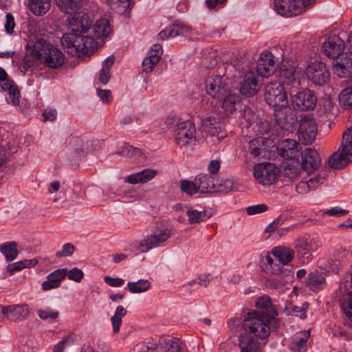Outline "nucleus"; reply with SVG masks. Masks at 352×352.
I'll use <instances>...</instances> for the list:
<instances>
[{"instance_id":"nucleus-1","label":"nucleus","mask_w":352,"mask_h":352,"mask_svg":"<svg viewBox=\"0 0 352 352\" xmlns=\"http://www.w3.org/2000/svg\"><path fill=\"white\" fill-rule=\"evenodd\" d=\"M285 87L276 81L271 82L265 87V98L270 106L275 108L274 120L280 129H288L292 126V118L288 117L292 111L287 107V96Z\"/></svg>"},{"instance_id":"nucleus-2","label":"nucleus","mask_w":352,"mask_h":352,"mask_svg":"<svg viewBox=\"0 0 352 352\" xmlns=\"http://www.w3.org/2000/svg\"><path fill=\"white\" fill-rule=\"evenodd\" d=\"M278 320L272 314L265 316L262 313L249 312L247 314L243 327L254 336L263 340L270 335V328H277Z\"/></svg>"},{"instance_id":"nucleus-3","label":"nucleus","mask_w":352,"mask_h":352,"mask_svg":"<svg viewBox=\"0 0 352 352\" xmlns=\"http://www.w3.org/2000/svg\"><path fill=\"white\" fill-rule=\"evenodd\" d=\"M173 235L172 228L164 221L156 223L154 231L144 236L139 242L137 249L142 253L153 248L164 245Z\"/></svg>"},{"instance_id":"nucleus-4","label":"nucleus","mask_w":352,"mask_h":352,"mask_svg":"<svg viewBox=\"0 0 352 352\" xmlns=\"http://www.w3.org/2000/svg\"><path fill=\"white\" fill-rule=\"evenodd\" d=\"M36 48L41 52L40 61L52 69L60 67L65 62V56L60 49L41 38L36 41Z\"/></svg>"},{"instance_id":"nucleus-5","label":"nucleus","mask_w":352,"mask_h":352,"mask_svg":"<svg viewBox=\"0 0 352 352\" xmlns=\"http://www.w3.org/2000/svg\"><path fill=\"white\" fill-rule=\"evenodd\" d=\"M314 0H274V9L283 16H297L302 13L305 8Z\"/></svg>"},{"instance_id":"nucleus-6","label":"nucleus","mask_w":352,"mask_h":352,"mask_svg":"<svg viewBox=\"0 0 352 352\" xmlns=\"http://www.w3.org/2000/svg\"><path fill=\"white\" fill-rule=\"evenodd\" d=\"M291 103L293 107L300 111L314 109L316 105L317 98L309 89L298 91H290Z\"/></svg>"},{"instance_id":"nucleus-7","label":"nucleus","mask_w":352,"mask_h":352,"mask_svg":"<svg viewBox=\"0 0 352 352\" xmlns=\"http://www.w3.org/2000/svg\"><path fill=\"white\" fill-rule=\"evenodd\" d=\"M285 87L288 92L296 91L300 89L299 74L295 67L283 65L278 72V82Z\"/></svg>"},{"instance_id":"nucleus-8","label":"nucleus","mask_w":352,"mask_h":352,"mask_svg":"<svg viewBox=\"0 0 352 352\" xmlns=\"http://www.w3.org/2000/svg\"><path fill=\"white\" fill-rule=\"evenodd\" d=\"M254 175L259 184L271 185L278 175V169L274 164L261 163L254 166Z\"/></svg>"},{"instance_id":"nucleus-9","label":"nucleus","mask_w":352,"mask_h":352,"mask_svg":"<svg viewBox=\"0 0 352 352\" xmlns=\"http://www.w3.org/2000/svg\"><path fill=\"white\" fill-rule=\"evenodd\" d=\"M195 133L192 122L188 120L181 122L175 129V142L180 147L187 146L195 140Z\"/></svg>"},{"instance_id":"nucleus-10","label":"nucleus","mask_w":352,"mask_h":352,"mask_svg":"<svg viewBox=\"0 0 352 352\" xmlns=\"http://www.w3.org/2000/svg\"><path fill=\"white\" fill-rule=\"evenodd\" d=\"M306 74L308 78L315 85L322 86L329 80V72L325 64L314 62L307 65Z\"/></svg>"},{"instance_id":"nucleus-11","label":"nucleus","mask_w":352,"mask_h":352,"mask_svg":"<svg viewBox=\"0 0 352 352\" xmlns=\"http://www.w3.org/2000/svg\"><path fill=\"white\" fill-rule=\"evenodd\" d=\"M316 122L311 118H302L298 129V140L305 145L311 144L316 139Z\"/></svg>"},{"instance_id":"nucleus-12","label":"nucleus","mask_w":352,"mask_h":352,"mask_svg":"<svg viewBox=\"0 0 352 352\" xmlns=\"http://www.w3.org/2000/svg\"><path fill=\"white\" fill-rule=\"evenodd\" d=\"M352 162V152L342 144L327 159L326 164L332 169H341Z\"/></svg>"},{"instance_id":"nucleus-13","label":"nucleus","mask_w":352,"mask_h":352,"mask_svg":"<svg viewBox=\"0 0 352 352\" xmlns=\"http://www.w3.org/2000/svg\"><path fill=\"white\" fill-rule=\"evenodd\" d=\"M0 312L7 320L14 322L25 320L30 313L29 306L25 303L9 306L0 305Z\"/></svg>"},{"instance_id":"nucleus-14","label":"nucleus","mask_w":352,"mask_h":352,"mask_svg":"<svg viewBox=\"0 0 352 352\" xmlns=\"http://www.w3.org/2000/svg\"><path fill=\"white\" fill-rule=\"evenodd\" d=\"M208 94L214 98L221 99L228 92V85L223 76L213 75L206 80Z\"/></svg>"},{"instance_id":"nucleus-15","label":"nucleus","mask_w":352,"mask_h":352,"mask_svg":"<svg viewBox=\"0 0 352 352\" xmlns=\"http://www.w3.org/2000/svg\"><path fill=\"white\" fill-rule=\"evenodd\" d=\"M261 82L253 70H248L240 82V92L246 97H251L258 93Z\"/></svg>"},{"instance_id":"nucleus-16","label":"nucleus","mask_w":352,"mask_h":352,"mask_svg":"<svg viewBox=\"0 0 352 352\" xmlns=\"http://www.w3.org/2000/svg\"><path fill=\"white\" fill-rule=\"evenodd\" d=\"M321 164L319 153L312 148H306L301 153V168L307 173L317 170Z\"/></svg>"},{"instance_id":"nucleus-17","label":"nucleus","mask_w":352,"mask_h":352,"mask_svg":"<svg viewBox=\"0 0 352 352\" xmlns=\"http://www.w3.org/2000/svg\"><path fill=\"white\" fill-rule=\"evenodd\" d=\"M81 33H67L62 36L61 44L67 49L69 53L82 54L85 43L84 36Z\"/></svg>"},{"instance_id":"nucleus-18","label":"nucleus","mask_w":352,"mask_h":352,"mask_svg":"<svg viewBox=\"0 0 352 352\" xmlns=\"http://www.w3.org/2000/svg\"><path fill=\"white\" fill-rule=\"evenodd\" d=\"M276 69L274 56L270 52H263L256 63V73L258 76L268 78L274 74Z\"/></svg>"},{"instance_id":"nucleus-19","label":"nucleus","mask_w":352,"mask_h":352,"mask_svg":"<svg viewBox=\"0 0 352 352\" xmlns=\"http://www.w3.org/2000/svg\"><path fill=\"white\" fill-rule=\"evenodd\" d=\"M344 41L337 35L327 38L322 45L324 53L329 58H338L344 50Z\"/></svg>"},{"instance_id":"nucleus-20","label":"nucleus","mask_w":352,"mask_h":352,"mask_svg":"<svg viewBox=\"0 0 352 352\" xmlns=\"http://www.w3.org/2000/svg\"><path fill=\"white\" fill-rule=\"evenodd\" d=\"M333 72L339 78H348L352 74V53L346 54L333 63Z\"/></svg>"},{"instance_id":"nucleus-21","label":"nucleus","mask_w":352,"mask_h":352,"mask_svg":"<svg viewBox=\"0 0 352 352\" xmlns=\"http://www.w3.org/2000/svg\"><path fill=\"white\" fill-rule=\"evenodd\" d=\"M68 21L69 33L85 32L91 26L88 15L82 12L75 13L72 17L68 19Z\"/></svg>"},{"instance_id":"nucleus-22","label":"nucleus","mask_w":352,"mask_h":352,"mask_svg":"<svg viewBox=\"0 0 352 352\" xmlns=\"http://www.w3.org/2000/svg\"><path fill=\"white\" fill-rule=\"evenodd\" d=\"M299 144L292 139H285L279 144L278 153L285 159H298Z\"/></svg>"},{"instance_id":"nucleus-23","label":"nucleus","mask_w":352,"mask_h":352,"mask_svg":"<svg viewBox=\"0 0 352 352\" xmlns=\"http://www.w3.org/2000/svg\"><path fill=\"white\" fill-rule=\"evenodd\" d=\"M67 270L65 268L58 269L49 274L47 280L41 284L43 291H49L56 289L60 286L61 281L65 279L67 276Z\"/></svg>"},{"instance_id":"nucleus-24","label":"nucleus","mask_w":352,"mask_h":352,"mask_svg":"<svg viewBox=\"0 0 352 352\" xmlns=\"http://www.w3.org/2000/svg\"><path fill=\"white\" fill-rule=\"evenodd\" d=\"M163 52L162 47L160 44H155L151 47L147 57L144 58L142 62V70L148 73L152 72L154 67L160 61Z\"/></svg>"},{"instance_id":"nucleus-25","label":"nucleus","mask_w":352,"mask_h":352,"mask_svg":"<svg viewBox=\"0 0 352 352\" xmlns=\"http://www.w3.org/2000/svg\"><path fill=\"white\" fill-rule=\"evenodd\" d=\"M241 352H261V344L248 333H242L239 338Z\"/></svg>"},{"instance_id":"nucleus-26","label":"nucleus","mask_w":352,"mask_h":352,"mask_svg":"<svg viewBox=\"0 0 352 352\" xmlns=\"http://www.w3.org/2000/svg\"><path fill=\"white\" fill-rule=\"evenodd\" d=\"M89 142L85 136L74 137L70 139L69 145L77 157H82L89 152Z\"/></svg>"},{"instance_id":"nucleus-27","label":"nucleus","mask_w":352,"mask_h":352,"mask_svg":"<svg viewBox=\"0 0 352 352\" xmlns=\"http://www.w3.org/2000/svg\"><path fill=\"white\" fill-rule=\"evenodd\" d=\"M41 52L36 48V42L28 43L25 47V56L23 58V67L26 69L33 67L38 60H40Z\"/></svg>"},{"instance_id":"nucleus-28","label":"nucleus","mask_w":352,"mask_h":352,"mask_svg":"<svg viewBox=\"0 0 352 352\" xmlns=\"http://www.w3.org/2000/svg\"><path fill=\"white\" fill-rule=\"evenodd\" d=\"M202 126L204 131L212 136H217L222 133L223 125L215 118L210 116L202 120Z\"/></svg>"},{"instance_id":"nucleus-29","label":"nucleus","mask_w":352,"mask_h":352,"mask_svg":"<svg viewBox=\"0 0 352 352\" xmlns=\"http://www.w3.org/2000/svg\"><path fill=\"white\" fill-rule=\"evenodd\" d=\"M1 82V88L8 92L9 98L8 100H10L13 105H19L20 102V92L15 83L8 80V78Z\"/></svg>"},{"instance_id":"nucleus-30","label":"nucleus","mask_w":352,"mask_h":352,"mask_svg":"<svg viewBox=\"0 0 352 352\" xmlns=\"http://www.w3.org/2000/svg\"><path fill=\"white\" fill-rule=\"evenodd\" d=\"M28 7L35 16L45 14L51 7L50 0H29Z\"/></svg>"},{"instance_id":"nucleus-31","label":"nucleus","mask_w":352,"mask_h":352,"mask_svg":"<svg viewBox=\"0 0 352 352\" xmlns=\"http://www.w3.org/2000/svg\"><path fill=\"white\" fill-rule=\"evenodd\" d=\"M222 98V108L226 115L233 113L236 110V105L241 100V97L237 94L228 92Z\"/></svg>"},{"instance_id":"nucleus-32","label":"nucleus","mask_w":352,"mask_h":352,"mask_svg":"<svg viewBox=\"0 0 352 352\" xmlns=\"http://www.w3.org/2000/svg\"><path fill=\"white\" fill-rule=\"evenodd\" d=\"M325 284V279L324 276L317 272H312L309 274L307 285L309 287V289L314 292L321 289Z\"/></svg>"},{"instance_id":"nucleus-33","label":"nucleus","mask_w":352,"mask_h":352,"mask_svg":"<svg viewBox=\"0 0 352 352\" xmlns=\"http://www.w3.org/2000/svg\"><path fill=\"white\" fill-rule=\"evenodd\" d=\"M256 307L258 309L257 311H253L254 313L264 314L265 316L272 314V318H275L277 311L272 307L271 300L267 297L260 298L256 303Z\"/></svg>"},{"instance_id":"nucleus-34","label":"nucleus","mask_w":352,"mask_h":352,"mask_svg":"<svg viewBox=\"0 0 352 352\" xmlns=\"http://www.w3.org/2000/svg\"><path fill=\"white\" fill-rule=\"evenodd\" d=\"M272 253L278 262L283 265L289 263L294 258V252L289 248H274Z\"/></svg>"},{"instance_id":"nucleus-35","label":"nucleus","mask_w":352,"mask_h":352,"mask_svg":"<svg viewBox=\"0 0 352 352\" xmlns=\"http://www.w3.org/2000/svg\"><path fill=\"white\" fill-rule=\"evenodd\" d=\"M57 6L65 13L74 12L83 6V0H56Z\"/></svg>"},{"instance_id":"nucleus-36","label":"nucleus","mask_w":352,"mask_h":352,"mask_svg":"<svg viewBox=\"0 0 352 352\" xmlns=\"http://www.w3.org/2000/svg\"><path fill=\"white\" fill-rule=\"evenodd\" d=\"M115 61V56L111 55L109 56L102 64V67L99 73V81L103 84L106 85L110 80L111 78V68L113 66Z\"/></svg>"},{"instance_id":"nucleus-37","label":"nucleus","mask_w":352,"mask_h":352,"mask_svg":"<svg viewBox=\"0 0 352 352\" xmlns=\"http://www.w3.org/2000/svg\"><path fill=\"white\" fill-rule=\"evenodd\" d=\"M198 190L201 193H212V184L214 183V177L210 175H199L195 177Z\"/></svg>"},{"instance_id":"nucleus-38","label":"nucleus","mask_w":352,"mask_h":352,"mask_svg":"<svg viewBox=\"0 0 352 352\" xmlns=\"http://www.w3.org/2000/svg\"><path fill=\"white\" fill-rule=\"evenodd\" d=\"M17 243L15 241L6 242L0 245V251L7 261L14 260L18 255Z\"/></svg>"},{"instance_id":"nucleus-39","label":"nucleus","mask_w":352,"mask_h":352,"mask_svg":"<svg viewBox=\"0 0 352 352\" xmlns=\"http://www.w3.org/2000/svg\"><path fill=\"white\" fill-rule=\"evenodd\" d=\"M94 32L97 38L108 36L111 32L109 21L107 19L97 21L94 26Z\"/></svg>"},{"instance_id":"nucleus-40","label":"nucleus","mask_w":352,"mask_h":352,"mask_svg":"<svg viewBox=\"0 0 352 352\" xmlns=\"http://www.w3.org/2000/svg\"><path fill=\"white\" fill-rule=\"evenodd\" d=\"M38 263V261L36 258L25 259L23 261H17L14 263L9 264L7 266V271L10 274H12L15 272L20 271L23 269L34 267L37 265Z\"/></svg>"},{"instance_id":"nucleus-41","label":"nucleus","mask_w":352,"mask_h":352,"mask_svg":"<svg viewBox=\"0 0 352 352\" xmlns=\"http://www.w3.org/2000/svg\"><path fill=\"white\" fill-rule=\"evenodd\" d=\"M234 182L232 179L228 178H222L217 180L216 182L212 184V191L214 192H225L227 193L232 190Z\"/></svg>"},{"instance_id":"nucleus-42","label":"nucleus","mask_w":352,"mask_h":352,"mask_svg":"<svg viewBox=\"0 0 352 352\" xmlns=\"http://www.w3.org/2000/svg\"><path fill=\"white\" fill-rule=\"evenodd\" d=\"M265 151L263 138L259 137L249 142V152L252 156L258 157Z\"/></svg>"},{"instance_id":"nucleus-43","label":"nucleus","mask_w":352,"mask_h":352,"mask_svg":"<svg viewBox=\"0 0 352 352\" xmlns=\"http://www.w3.org/2000/svg\"><path fill=\"white\" fill-rule=\"evenodd\" d=\"M190 223H199L204 221L210 217V214L206 210L199 211L197 210H188L186 212Z\"/></svg>"},{"instance_id":"nucleus-44","label":"nucleus","mask_w":352,"mask_h":352,"mask_svg":"<svg viewBox=\"0 0 352 352\" xmlns=\"http://www.w3.org/2000/svg\"><path fill=\"white\" fill-rule=\"evenodd\" d=\"M308 308V303L305 302L301 307L288 304L286 305L285 312L287 315H292L300 318H306V311Z\"/></svg>"},{"instance_id":"nucleus-45","label":"nucleus","mask_w":352,"mask_h":352,"mask_svg":"<svg viewBox=\"0 0 352 352\" xmlns=\"http://www.w3.org/2000/svg\"><path fill=\"white\" fill-rule=\"evenodd\" d=\"M126 314V310L121 305L118 306L115 311L114 315L111 318L113 332L118 333L122 324V318Z\"/></svg>"},{"instance_id":"nucleus-46","label":"nucleus","mask_w":352,"mask_h":352,"mask_svg":"<svg viewBox=\"0 0 352 352\" xmlns=\"http://www.w3.org/2000/svg\"><path fill=\"white\" fill-rule=\"evenodd\" d=\"M129 290L131 293H141L147 291L151 283L147 280H139L137 282H129L127 284Z\"/></svg>"},{"instance_id":"nucleus-47","label":"nucleus","mask_w":352,"mask_h":352,"mask_svg":"<svg viewBox=\"0 0 352 352\" xmlns=\"http://www.w3.org/2000/svg\"><path fill=\"white\" fill-rule=\"evenodd\" d=\"M107 3L116 12L124 14L131 6V0H107Z\"/></svg>"},{"instance_id":"nucleus-48","label":"nucleus","mask_w":352,"mask_h":352,"mask_svg":"<svg viewBox=\"0 0 352 352\" xmlns=\"http://www.w3.org/2000/svg\"><path fill=\"white\" fill-rule=\"evenodd\" d=\"M340 104L345 109L352 107V87L344 89L338 96Z\"/></svg>"},{"instance_id":"nucleus-49","label":"nucleus","mask_w":352,"mask_h":352,"mask_svg":"<svg viewBox=\"0 0 352 352\" xmlns=\"http://www.w3.org/2000/svg\"><path fill=\"white\" fill-rule=\"evenodd\" d=\"M300 173V170L298 166V162L296 164L294 163H287L284 165L283 175L290 179L296 178Z\"/></svg>"},{"instance_id":"nucleus-50","label":"nucleus","mask_w":352,"mask_h":352,"mask_svg":"<svg viewBox=\"0 0 352 352\" xmlns=\"http://www.w3.org/2000/svg\"><path fill=\"white\" fill-rule=\"evenodd\" d=\"M340 304L345 315L352 321V294L348 293L344 296Z\"/></svg>"},{"instance_id":"nucleus-51","label":"nucleus","mask_w":352,"mask_h":352,"mask_svg":"<svg viewBox=\"0 0 352 352\" xmlns=\"http://www.w3.org/2000/svg\"><path fill=\"white\" fill-rule=\"evenodd\" d=\"M328 175L326 171L320 172L316 177L310 178L307 181L308 184V189L315 190L318 186L322 184L327 179Z\"/></svg>"},{"instance_id":"nucleus-52","label":"nucleus","mask_w":352,"mask_h":352,"mask_svg":"<svg viewBox=\"0 0 352 352\" xmlns=\"http://www.w3.org/2000/svg\"><path fill=\"white\" fill-rule=\"evenodd\" d=\"M181 190L189 195H192L199 192L195 179L193 182L183 180L181 182Z\"/></svg>"},{"instance_id":"nucleus-53","label":"nucleus","mask_w":352,"mask_h":352,"mask_svg":"<svg viewBox=\"0 0 352 352\" xmlns=\"http://www.w3.org/2000/svg\"><path fill=\"white\" fill-rule=\"evenodd\" d=\"M309 337V332H305L304 337L300 338L296 342L292 343L291 348L294 351L298 352H305L306 351V343Z\"/></svg>"},{"instance_id":"nucleus-54","label":"nucleus","mask_w":352,"mask_h":352,"mask_svg":"<svg viewBox=\"0 0 352 352\" xmlns=\"http://www.w3.org/2000/svg\"><path fill=\"white\" fill-rule=\"evenodd\" d=\"M139 153L140 151L137 148L133 147L128 143H124L118 151V154L127 157H131Z\"/></svg>"},{"instance_id":"nucleus-55","label":"nucleus","mask_w":352,"mask_h":352,"mask_svg":"<svg viewBox=\"0 0 352 352\" xmlns=\"http://www.w3.org/2000/svg\"><path fill=\"white\" fill-rule=\"evenodd\" d=\"M296 248L299 252L304 254H309L311 250V245L308 242L307 239L305 238H299L296 241Z\"/></svg>"},{"instance_id":"nucleus-56","label":"nucleus","mask_w":352,"mask_h":352,"mask_svg":"<svg viewBox=\"0 0 352 352\" xmlns=\"http://www.w3.org/2000/svg\"><path fill=\"white\" fill-rule=\"evenodd\" d=\"M38 315L42 320H47L48 318L54 320L58 318L59 313L58 311L47 308L45 309L38 310Z\"/></svg>"},{"instance_id":"nucleus-57","label":"nucleus","mask_w":352,"mask_h":352,"mask_svg":"<svg viewBox=\"0 0 352 352\" xmlns=\"http://www.w3.org/2000/svg\"><path fill=\"white\" fill-rule=\"evenodd\" d=\"M187 28L182 25H173L167 28L168 34L170 38H174L177 36L183 34L187 31Z\"/></svg>"},{"instance_id":"nucleus-58","label":"nucleus","mask_w":352,"mask_h":352,"mask_svg":"<svg viewBox=\"0 0 352 352\" xmlns=\"http://www.w3.org/2000/svg\"><path fill=\"white\" fill-rule=\"evenodd\" d=\"M341 144L352 152V126L343 133Z\"/></svg>"},{"instance_id":"nucleus-59","label":"nucleus","mask_w":352,"mask_h":352,"mask_svg":"<svg viewBox=\"0 0 352 352\" xmlns=\"http://www.w3.org/2000/svg\"><path fill=\"white\" fill-rule=\"evenodd\" d=\"M181 347L178 340H168L164 346V352H181Z\"/></svg>"},{"instance_id":"nucleus-60","label":"nucleus","mask_w":352,"mask_h":352,"mask_svg":"<svg viewBox=\"0 0 352 352\" xmlns=\"http://www.w3.org/2000/svg\"><path fill=\"white\" fill-rule=\"evenodd\" d=\"M141 183H146L153 179L157 175V171L153 169L146 168L139 172Z\"/></svg>"},{"instance_id":"nucleus-61","label":"nucleus","mask_w":352,"mask_h":352,"mask_svg":"<svg viewBox=\"0 0 352 352\" xmlns=\"http://www.w3.org/2000/svg\"><path fill=\"white\" fill-rule=\"evenodd\" d=\"M75 250V248L74 245L70 243H65L60 251H58L56 253V256L57 258L60 257H67L72 256Z\"/></svg>"},{"instance_id":"nucleus-62","label":"nucleus","mask_w":352,"mask_h":352,"mask_svg":"<svg viewBox=\"0 0 352 352\" xmlns=\"http://www.w3.org/2000/svg\"><path fill=\"white\" fill-rule=\"evenodd\" d=\"M67 275L69 279L79 283L83 278L84 274L82 270L74 267L67 272Z\"/></svg>"},{"instance_id":"nucleus-63","label":"nucleus","mask_w":352,"mask_h":352,"mask_svg":"<svg viewBox=\"0 0 352 352\" xmlns=\"http://www.w3.org/2000/svg\"><path fill=\"white\" fill-rule=\"evenodd\" d=\"M84 43L85 47L83 48L82 54H87L91 52L96 47L94 38L89 36H84Z\"/></svg>"},{"instance_id":"nucleus-64","label":"nucleus","mask_w":352,"mask_h":352,"mask_svg":"<svg viewBox=\"0 0 352 352\" xmlns=\"http://www.w3.org/2000/svg\"><path fill=\"white\" fill-rule=\"evenodd\" d=\"M267 210V206L265 204H258L256 206H250L247 208V213L250 215L263 212Z\"/></svg>"}]
</instances>
